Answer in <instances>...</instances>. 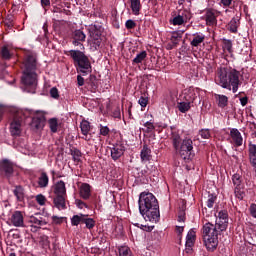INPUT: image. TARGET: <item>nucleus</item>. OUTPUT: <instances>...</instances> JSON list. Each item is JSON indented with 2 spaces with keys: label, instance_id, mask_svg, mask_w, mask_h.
<instances>
[{
  "label": "nucleus",
  "instance_id": "obj_49",
  "mask_svg": "<svg viewBox=\"0 0 256 256\" xmlns=\"http://www.w3.org/2000/svg\"><path fill=\"white\" fill-rule=\"evenodd\" d=\"M125 27L128 30L135 29L137 27V23L134 20L129 19L125 22Z\"/></svg>",
  "mask_w": 256,
  "mask_h": 256
},
{
  "label": "nucleus",
  "instance_id": "obj_8",
  "mask_svg": "<svg viewBox=\"0 0 256 256\" xmlns=\"http://www.w3.org/2000/svg\"><path fill=\"white\" fill-rule=\"evenodd\" d=\"M0 175L3 179L11 181L13 175H15V165L9 159H2L0 161Z\"/></svg>",
  "mask_w": 256,
  "mask_h": 256
},
{
  "label": "nucleus",
  "instance_id": "obj_51",
  "mask_svg": "<svg viewBox=\"0 0 256 256\" xmlns=\"http://www.w3.org/2000/svg\"><path fill=\"white\" fill-rule=\"evenodd\" d=\"M75 204L78 207V209H84V207L85 209H89V206L83 200L76 199Z\"/></svg>",
  "mask_w": 256,
  "mask_h": 256
},
{
  "label": "nucleus",
  "instance_id": "obj_1",
  "mask_svg": "<svg viewBox=\"0 0 256 256\" xmlns=\"http://www.w3.org/2000/svg\"><path fill=\"white\" fill-rule=\"evenodd\" d=\"M229 225V213L227 210H221L218 213V220H216V225L210 222L206 223L203 228V242L207 249L213 253L217 246L219 245V231H227Z\"/></svg>",
  "mask_w": 256,
  "mask_h": 256
},
{
  "label": "nucleus",
  "instance_id": "obj_20",
  "mask_svg": "<svg viewBox=\"0 0 256 256\" xmlns=\"http://www.w3.org/2000/svg\"><path fill=\"white\" fill-rule=\"evenodd\" d=\"M248 155H249V161H250L252 167H254L256 169V144L249 142Z\"/></svg>",
  "mask_w": 256,
  "mask_h": 256
},
{
  "label": "nucleus",
  "instance_id": "obj_58",
  "mask_svg": "<svg viewBox=\"0 0 256 256\" xmlns=\"http://www.w3.org/2000/svg\"><path fill=\"white\" fill-rule=\"evenodd\" d=\"M52 221L55 225H61L63 223V217L52 216Z\"/></svg>",
  "mask_w": 256,
  "mask_h": 256
},
{
  "label": "nucleus",
  "instance_id": "obj_9",
  "mask_svg": "<svg viewBox=\"0 0 256 256\" xmlns=\"http://www.w3.org/2000/svg\"><path fill=\"white\" fill-rule=\"evenodd\" d=\"M23 113L22 112H16L14 114V117L12 119V122L10 123V133L12 137H20L22 130L21 127L23 125Z\"/></svg>",
  "mask_w": 256,
  "mask_h": 256
},
{
  "label": "nucleus",
  "instance_id": "obj_56",
  "mask_svg": "<svg viewBox=\"0 0 256 256\" xmlns=\"http://www.w3.org/2000/svg\"><path fill=\"white\" fill-rule=\"evenodd\" d=\"M6 69H7V64L0 63V79H3V77H5V73H7Z\"/></svg>",
  "mask_w": 256,
  "mask_h": 256
},
{
  "label": "nucleus",
  "instance_id": "obj_59",
  "mask_svg": "<svg viewBox=\"0 0 256 256\" xmlns=\"http://www.w3.org/2000/svg\"><path fill=\"white\" fill-rule=\"evenodd\" d=\"M178 222L185 223V211L181 210L178 214Z\"/></svg>",
  "mask_w": 256,
  "mask_h": 256
},
{
  "label": "nucleus",
  "instance_id": "obj_22",
  "mask_svg": "<svg viewBox=\"0 0 256 256\" xmlns=\"http://www.w3.org/2000/svg\"><path fill=\"white\" fill-rule=\"evenodd\" d=\"M54 193L56 196H67V188L65 187V182L63 180H60L56 183Z\"/></svg>",
  "mask_w": 256,
  "mask_h": 256
},
{
  "label": "nucleus",
  "instance_id": "obj_50",
  "mask_svg": "<svg viewBox=\"0 0 256 256\" xmlns=\"http://www.w3.org/2000/svg\"><path fill=\"white\" fill-rule=\"evenodd\" d=\"M111 133V130L107 126L100 125V135L107 137Z\"/></svg>",
  "mask_w": 256,
  "mask_h": 256
},
{
  "label": "nucleus",
  "instance_id": "obj_29",
  "mask_svg": "<svg viewBox=\"0 0 256 256\" xmlns=\"http://www.w3.org/2000/svg\"><path fill=\"white\" fill-rule=\"evenodd\" d=\"M171 141L175 150L179 149V146L183 143V141H181V135L177 132H172Z\"/></svg>",
  "mask_w": 256,
  "mask_h": 256
},
{
  "label": "nucleus",
  "instance_id": "obj_28",
  "mask_svg": "<svg viewBox=\"0 0 256 256\" xmlns=\"http://www.w3.org/2000/svg\"><path fill=\"white\" fill-rule=\"evenodd\" d=\"M177 109L180 113H187V111L191 109V103L186 100H181L180 102H177Z\"/></svg>",
  "mask_w": 256,
  "mask_h": 256
},
{
  "label": "nucleus",
  "instance_id": "obj_24",
  "mask_svg": "<svg viewBox=\"0 0 256 256\" xmlns=\"http://www.w3.org/2000/svg\"><path fill=\"white\" fill-rule=\"evenodd\" d=\"M32 129H43L45 127V118L44 117H34L31 122Z\"/></svg>",
  "mask_w": 256,
  "mask_h": 256
},
{
  "label": "nucleus",
  "instance_id": "obj_35",
  "mask_svg": "<svg viewBox=\"0 0 256 256\" xmlns=\"http://www.w3.org/2000/svg\"><path fill=\"white\" fill-rule=\"evenodd\" d=\"M80 129L82 135H89V132L91 131V123L87 120H83L80 124Z\"/></svg>",
  "mask_w": 256,
  "mask_h": 256
},
{
  "label": "nucleus",
  "instance_id": "obj_6",
  "mask_svg": "<svg viewBox=\"0 0 256 256\" xmlns=\"http://www.w3.org/2000/svg\"><path fill=\"white\" fill-rule=\"evenodd\" d=\"M177 151L184 161H192L195 158V150H193V140L191 138H186L182 140L179 148H176Z\"/></svg>",
  "mask_w": 256,
  "mask_h": 256
},
{
  "label": "nucleus",
  "instance_id": "obj_33",
  "mask_svg": "<svg viewBox=\"0 0 256 256\" xmlns=\"http://www.w3.org/2000/svg\"><path fill=\"white\" fill-rule=\"evenodd\" d=\"M147 59V51H142L136 55V57L132 60L133 65H139V63H143Z\"/></svg>",
  "mask_w": 256,
  "mask_h": 256
},
{
  "label": "nucleus",
  "instance_id": "obj_39",
  "mask_svg": "<svg viewBox=\"0 0 256 256\" xmlns=\"http://www.w3.org/2000/svg\"><path fill=\"white\" fill-rule=\"evenodd\" d=\"M0 56L5 61H9V59H11V52L9 51V47L3 46L0 50Z\"/></svg>",
  "mask_w": 256,
  "mask_h": 256
},
{
  "label": "nucleus",
  "instance_id": "obj_12",
  "mask_svg": "<svg viewBox=\"0 0 256 256\" xmlns=\"http://www.w3.org/2000/svg\"><path fill=\"white\" fill-rule=\"evenodd\" d=\"M123 155H125V145L116 144L111 148V158L113 159V161L121 159Z\"/></svg>",
  "mask_w": 256,
  "mask_h": 256
},
{
  "label": "nucleus",
  "instance_id": "obj_32",
  "mask_svg": "<svg viewBox=\"0 0 256 256\" xmlns=\"http://www.w3.org/2000/svg\"><path fill=\"white\" fill-rule=\"evenodd\" d=\"M216 99L218 101V107L221 109H225V107H227L229 103V98H227V96L218 94Z\"/></svg>",
  "mask_w": 256,
  "mask_h": 256
},
{
  "label": "nucleus",
  "instance_id": "obj_7",
  "mask_svg": "<svg viewBox=\"0 0 256 256\" xmlns=\"http://www.w3.org/2000/svg\"><path fill=\"white\" fill-rule=\"evenodd\" d=\"M232 183L234 185L235 197L240 199V201H243L245 198V183H243V176L239 173L233 174Z\"/></svg>",
  "mask_w": 256,
  "mask_h": 256
},
{
  "label": "nucleus",
  "instance_id": "obj_14",
  "mask_svg": "<svg viewBox=\"0 0 256 256\" xmlns=\"http://www.w3.org/2000/svg\"><path fill=\"white\" fill-rule=\"evenodd\" d=\"M230 137L235 145V147H241L243 145V136L237 128H232L230 130Z\"/></svg>",
  "mask_w": 256,
  "mask_h": 256
},
{
  "label": "nucleus",
  "instance_id": "obj_55",
  "mask_svg": "<svg viewBox=\"0 0 256 256\" xmlns=\"http://www.w3.org/2000/svg\"><path fill=\"white\" fill-rule=\"evenodd\" d=\"M185 231V227L183 226H176L175 228V232L177 233L178 235V238L181 240L182 237H183V232Z\"/></svg>",
  "mask_w": 256,
  "mask_h": 256
},
{
  "label": "nucleus",
  "instance_id": "obj_38",
  "mask_svg": "<svg viewBox=\"0 0 256 256\" xmlns=\"http://www.w3.org/2000/svg\"><path fill=\"white\" fill-rule=\"evenodd\" d=\"M85 218V214H80V215H74L71 218V225L73 227H77L80 223H83V219Z\"/></svg>",
  "mask_w": 256,
  "mask_h": 256
},
{
  "label": "nucleus",
  "instance_id": "obj_26",
  "mask_svg": "<svg viewBox=\"0 0 256 256\" xmlns=\"http://www.w3.org/2000/svg\"><path fill=\"white\" fill-rule=\"evenodd\" d=\"M28 222H30L32 225H38L39 227L47 225V221H45L41 216H30Z\"/></svg>",
  "mask_w": 256,
  "mask_h": 256
},
{
  "label": "nucleus",
  "instance_id": "obj_3",
  "mask_svg": "<svg viewBox=\"0 0 256 256\" xmlns=\"http://www.w3.org/2000/svg\"><path fill=\"white\" fill-rule=\"evenodd\" d=\"M139 211L145 221L159 223L161 213L159 212V201L151 192H141L138 200Z\"/></svg>",
  "mask_w": 256,
  "mask_h": 256
},
{
  "label": "nucleus",
  "instance_id": "obj_23",
  "mask_svg": "<svg viewBox=\"0 0 256 256\" xmlns=\"http://www.w3.org/2000/svg\"><path fill=\"white\" fill-rule=\"evenodd\" d=\"M203 41H205V36L203 35V33L197 32L193 34V39L190 42V45L192 47H199L201 43H203Z\"/></svg>",
  "mask_w": 256,
  "mask_h": 256
},
{
  "label": "nucleus",
  "instance_id": "obj_15",
  "mask_svg": "<svg viewBox=\"0 0 256 256\" xmlns=\"http://www.w3.org/2000/svg\"><path fill=\"white\" fill-rule=\"evenodd\" d=\"M37 183L40 189H47L49 187V174L43 170L40 171Z\"/></svg>",
  "mask_w": 256,
  "mask_h": 256
},
{
  "label": "nucleus",
  "instance_id": "obj_30",
  "mask_svg": "<svg viewBox=\"0 0 256 256\" xmlns=\"http://www.w3.org/2000/svg\"><path fill=\"white\" fill-rule=\"evenodd\" d=\"M133 15H139L141 11V0H130Z\"/></svg>",
  "mask_w": 256,
  "mask_h": 256
},
{
  "label": "nucleus",
  "instance_id": "obj_53",
  "mask_svg": "<svg viewBox=\"0 0 256 256\" xmlns=\"http://www.w3.org/2000/svg\"><path fill=\"white\" fill-rule=\"evenodd\" d=\"M50 96L52 97V99H59V90L57 89V87H53L50 89Z\"/></svg>",
  "mask_w": 256,
  "mask_h": 256
},
{
  "label": "nucleus",
  "instance_id": "obj_11",
  "mask_svg": "<svg viewBox=\"0 0 256 256\" xmlns=\"http://www.w3.org/2000/svg\"><path fill=\"white\" fill-rule=\"evenodd\" d=\"M181 97V101H186L192 104L195 103V99L199 97V92L193 88H189L188 90H185Z\"/></svg>",
  "mask_w": 256,
  "mask_h": 256
},
{
  "label": "nucleus",
  "instance_id": "obj_4",
  "mask_svg": "<svg viewBox=\"0 0 256 256\" xmlns=\"http://www.w3.org/2000/svg\"><path fill=\"white\" fill-rule=\"evenodd\" d=\"M239 75L241 73L236 69H228L225 67L218 68L216 83L223 89L237 93L239 90Z\"/></svg>",
  "mask_w": 256,
  "mask_h": 256
},
{
  "label": "nucleus",
  "instance_id": "obj_19",
  "mask_svg": "<svg viewBox=\"0 0 256 256\" xmlns=\"http://www.w3.org/2000/svg\"><path fill=\"white\" fill-rule=\"evenodd\" d=\"M80 197L87 201L88 199L91 198V186L89 183H82L80 186Z\"/></svg>",
  "mask_w": 256,
  "mask_h": 256
},
{
  "label": "nucleus",
  "instance_id": "obj_34",
  "mask_svg": "<svg viewBox=\"0 0 256 256\" xmlns=\"http://www.w3.org/2000/svg\"><path fill=\"white\" fill-rule=\"evenodd\" d=\"M13 193L18 201H23V199H25V192L22 186H16Z\"/></svg>",
  "mask_w": 256,
  "mask_h": 256
},
{
  "label": "nucleus",
  "instance_id": "obj_18",
  "mask_svg": "<svg viewBox=\"0 0 256 256\" xmlns=\"http://www.w3.org/2000/svg\"><path fill=\"white\" fill-rule=\"evenodd\" d=\"M240 21H241L240 16L233 17L227 25L228 31H230V33H237L239 29V25H241Z\"/></svg>",
  "mask_w": 256,
  "mask_h": 256
},
{
  "label": "nucleus",
  "instance_id": "obj_31",
  "mask_svg": "<svg viewBox=\"0 0 256 256\" xmlns=\"http://www.w3.org/2000/svg\"><path fill=\"white\" fill-rule=\"evenodd\" d=\"M48 125L51 133H57L59 131V120L57 118H50Z\"/></svg>",
  "mask_w": 256,
  "mask_h": 256
},
{
  "label": "nucleus",
  "instance_id": "obj_62",
  "mask_svg": "<svg viewBox=\"0 0 256 256\" xmlns=\"http://www.w3.org/2000/svg\"><path fill=\"white\" fill-rule=\"evenodd\" d=\"M186 239H190V241H193L195 239V231L190 230L186 236Z\"/></svg>",
  "mask_w": 256,
  "mask_h": 256
},
{
  "label": "nucleus",
  "instance_id": "obj_10",
  "mask_svg": "<svg viewBox=\"0 0 256 256\" xmlns=\"http://www.w3.org/2000/svg\"><path fill=\"white\" fill-rule=\"evenodd\" d=\"M71 39H72V45L74 47H83V43H85V39H87V36L83 32V30H74L71 33Z\"/></svg>",
  "mask_w": 256,
  "mask_h": 256
},
{
  "label": "nucleus",
  "instance_id": "obj_41",
  "mask_svg": "<svg viewBox=\"0 0 256 256\" xmlns=\"http://www.w3.org/2000/svg\"><path fill=\"white\" fill-rule=\"evenodd\" d=\"M119 256H133V252H131V248L128 246H121L119 249Z\"/></svg>",
  "mask_w": 256,
  "mask_h": 256
},
{
  "label": "nucleus",
  "instance_id": "obj_44",
  "mask_svg": "<svg viewBox=\"0 0 256 256\" xmlns=\"http://www.w3.org/2000/svg\"><path fill=\"white\" fill-rule=\"evenodd\" d=\"M215 201H217V196L214 194L208 195V200L206 202V205L209 209H213V205H215Z\"/></svg>",
  "mask_w": 256,
  "mask_h": 256
},
{
  "label": "nucleus",
  "instance_id": "obj_54",
  "mask_svg": "<svg viewBox=\"0 0 256 256\" xmlns=\"http://www.w3.org/2000/svg\"><path fill=\"white\" fill-rule=\"evenodd\" d=\"M36 201L39 205H45L47 198H45V196L43 194H39L36 196Z\"/></svg>",
  "mask_w": 256,
  "mask_h": 256
},
{
  "label": "nucleus",
  "instance_id": "obj_60",
  "mask_svg": "<svg viewBox=\"0 0 256 256\" xmlns=\"http://www.w3.org/2000/svg\"><path fill=\"white\" fill-rule=\"evenodd\" d=\"M77 84H78V87H83V85H85V78H83L81 74L77 76Z\"/></svg>",
  "mask_w": 256,
  "mask_h": 256
},
{
  "label": "nucleus",
  "instance_id": "obj_52",
  "mask_svg": "<svg viewBox=\"0 0 256 256\" xmlns=\"http://www.w3.org/2000/svg\"><path fill=\"white\" fill-rule=\"evenodd\" d=\"M144 127H146V133H152L153 131H155V125H153V123L150 121H147L144 124Z\"/></svg>",
  "mask_w": 256,
  "mask_h": 256
},
{
  "label": "nucleus",
  "instance_id": "obj_2",
  "mask_svg": "<svg viewBox=\"0 0 256 256\" xmlns=\"http://www.w3.org/2000/svg\"><path fill=\"white\" fill-rule=\"evenodd\" d=\"M37 55L28 51L22 63L21 83L27 93H35L37 89Z\"/></svg>",
  "mask_w": 256,
  "mask_h": 256
},
{
  "label": "nucleus",
  "instance_id": "obj_25",
  "mask_svg": "<svg viewBox=\"0 0 256 256\" xmlns=\"http://www.w3.org/2000/svg\"><path fill=\"white\" fill-rule=\"evenodd\" d=\"M141 161H151V149L149 146L144 145L140 152Z\"/></svg>",
  "mask_w": 256,
  "mask_h": 256
},
{
  "label": "nucleus",
  "instance_id": "obj_64",
  "mask_svg": "<svg viewBox=\"0 0 256 256\" xmlns=\"http://www.w3.org/2000/svg\"><path fill=\"white\" fill-rule=\"evenodd\" d=\"M41 5L45 9V7H49L51 5V0H41Z\"/></svg>",
  "mask_w": 256,
  "mask_h": 256
},
{
  "label": "nucleus",
  "instance_id": "obj_43",
  "mask_svg": "<svg viewBox=\"0 0 256 256\" xmlns=\"http://www.w3.org/2000/svg\"><path fill=\"white\" fill-rule=\"evenodd\" d=\"M223 49L228 53H233V42L229 39H223Z\"/></svg>",
  "mask_w": 256,
  "mask_h": 256
},
{
  "label": "nucleus",
  "instance_id": "obj_57",
  "mask_svg": "<svg viewBox=\"0 0 256 256\" xmlns=\"http://www.w3.org/2000/svg\"><path fill=\"white\" fill-rule=\"evenodd\" d=\"M93 39V45L95 47V49H99V47H101V43H102V40H101V37H92Z\"/></svg>",
  "mask_w": 256,
  "mask_h": 256
},
{
  "label": "nucleus",
  "instance_id": "obj_63",
  "mask_svg": "<svg viewBox=\"0 0 256 256\" xmlns=\"http://www.w3.org/2000/svg\"><path fill=\"white\" fill-rule=\"evenodd\" d=\"M220 3L223 5V7H231L233 0H221Z\"/></svg>",
  "mask_w": 256,
  "mask_h": 256
},
{
  "label": "nucleus",
  "instance_id": "obj_13",
  "mask_svg": "<svg viewBox=\"0 0 256 256\" xmlns=\"http://www.w3.org/2000/svg\"><path fill=\"white\" fill-rule=\"evenodd\" d=\"M10 221L14 227H25L23 212H21V211H18V210L15 211L12 214Z\"/></svg>",
  "mask_w": 256,
  "mask_h": 256
},
{
  "label": "nucleus",
  "instance_id": "obj_17",
  "mask_svg": "<svg viewBox=\"0 0 256 256\" xmlns=\"http://www.w3.org/2000/svg\"><path fill=\"white\" fill-rule=\"evenodd\" d=\"M67 196L58 195L54 197L53 203L56 209L65 210L67 209V202H66Z\"/></svg>",
  "mask_w": 256,
  "mask_h": 256
},
{
  "label": "nucleus",
  "instance_id": "obj_45",
  "mask_svg": "<svg viewBox=\"0 0 256 256\" xmlns=\"http://www.w3.org/2000/svg\"><path fill=\"white\" fill-rule=\"evenodd\" d=\"M139 105L142 107V109H144V107H147L148 103H149V97H147V95H142L139 100H138Z\"/></svg>",
  "mask_w": 256,
  "mask_h": 256
},
{
  "label": "nucleus",
  "instance_id": "obj_36",
  "mask_svg": "<svg viewBox=\"0 0 256 256\" xmlns=\"http://www.w3.org/2000/svg\"><path fill=\"white\" fill-rule=\"evenodd\" d=\"M82 223L86 224V229H89V231H91V229H94L96 225L95 219L89 218V215H84V219Z\"/></svg>",
  "mask_w": 256,
  "mask_h": 256
},
{
  "label": "nucleus",
  "instance_id": "obj_27",
  "mask_svg": "<svg viewBox=\"0 0 256 256\" xmlns=\"http://www.w3.org/2000/svg\"><path fill=\"white\" fill-rule=\"evenodd\" d=\"M177 15L186 23H189L193 17V15L191 14V11L187 9L179 10Z\"/></svg>",
  "mask_w": 256,
  "mask_h": 256
},
{
  "label": "nucleus",
  "instance_id": "obj_16",
  "mask_svg": "<svg viewBox=\"0 0 256 256\" xmlns=\"http://www.w3.org/2000/svg\"><path fill=\"white\" fill-rule=\"evenodd\" d=\"M103 31L104 29L101 23H95L90 25L89 33L91 37H96L97 39H99V37L103 35Z\"/></svg>",
  "mask_w": 256,
  "mask_h": 256
},
{
  "label": "nucleus",
  "instance_id": "obj_37",
  "mask_svg": "<svg viewBox=\"0 0 256 256\" xmlns=\"http://www.w3.org/2000/svg\"><path fill=\"white\" fill-rule=\"evenodd\" d=\"M133 173L136 179H141V177H147V175H149V171L147 169L141 170V168H134Z\"/></svg>",
  "mask_w": 256,
  "mask_h": 256
},
{
  "label": "nucleus",
  "instance_id": "obj_40",
  "mask_svg": "<svg viewBox=\"0 0 256 256\" xmlns=\"http://www.w3.org/2000/svg\"><path fill=\"white\" fill-rule=\"evenodd\" d=\"M70 155H72L73 161H76L77 163L81 161V151L79 149L72 147L70 149Z\"/></svg>",
  "mask_w": 256,
  "mask_h": 256
},
{
  "label": "nucleus",
  "instance_id": "obj_46",
  "mask_svg": "<svg viewBox=\"0 0 256 256\" xmlns=\"http://www.w3.org/2000/svg\"><path fill=\"white\" fill-rule=\"evenodd\" d=\"M179 39H181V35H179L178 33H173L170 38L173 47H177L179 45Z\"/></svg>",
  "mask_w": 256,
  "mask_h": 256
},
{
  "label": "nucleus",
  "instance_id": "obj_47",
  "mask_svg": "<svg viewBox=\"0 0 256 256\" xmlns=\"http://www.w3.org/2000/svg\"><path fill=\"white\" fill-rule=\"evenodd\" d=\"M199 135H200V137H202V139H211V130L201 129L199 131Z\"/></svg>",
  "mask_w": 256,
  "mask_h": 256
},
{
  "label": "nucleus",
  "instance_id": "obj_42",
  "mask_svg": "<svg viewBox=\"0 0 256 256\" xmlns=\"http://www.w3.org/2000/svg\"><path fill=\"white\" fill-rule=\"evenodd\" d=\"M171 25L181 26L186 25L187 22L181 18V16L176 15L173 19L170 20Z\"/></svg>",
  "mask_w": 256,
  "mask_h": 256
},
{
  "label": "nucleus",
  "instance_id": "obj_48",
  "mask_svg": "<svg viewBox=\"0 0 256 256\" xmlns=\"http://www.w3.org/2000/svg\"><path fill=\"white\" fill-rule=\"evenodd\" d=\"M89 82H90L92 89H97V87H99V83L97 82V76L91 74L89 76Z\"/></svg>",
  "mask_w": 256,
  "mask_h": 256
},
{
  "label": "nucleus",
  "instance_id": "obj_61",
  "mask_svg": "<svg viewBox=\"0 0 256 256\" xmlns=\"http://www.w3.org/2000/svg\"><path fill=\"white\" fill-rule=\"evenodd\" d=\"M113 117H115V119H121V108L116 107L113 111Z\"/></svg>",
  "mask_w": 256,
  "mask_h": 256
},
{
  "label": "nucleus",
  "instance_id": "obj_5",
  "mask_svg": "<svg viewBox=\"0 0 256 256\" xmlns=\"http://www.w3.org/2000/svg\"><path fill=\"white\" fill-rule=\"evenodd\" d=\"M64 53L68 57H71L77 73H80V75H83L84 77L93 73L91 60L89 59V56L85 55V52L81 50H68Z\"/></svg>",
  "mask_w": 256,
  "mask_h": 256
},
{
  "label": "nucleus",
  "instance_id": "obj_21",
  "mask_svg": "<svg viewBox=\"0 0 256 256\" xmlns=\"http://www.w3.org/2000/svg\"><path fill=\"white\" fill-rule=\"evenodd\" d=\"M205 21L206 25L209 27H214V25H217V16H215V12H213V10L209 9L206 11Z\"/></svg>",
  "mask_w": 256,
  "mask_h": 256
}]
</instances>
